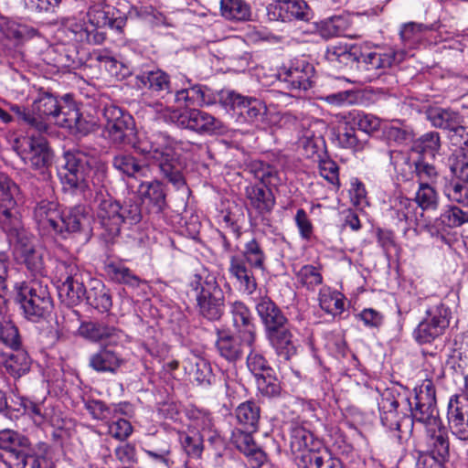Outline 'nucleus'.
Returning a JSON list of instances; mask_svg holds the SVG:
<instances>
[{
    "mask_svg": "<svg viewBox=\"0 0 468 468\" xmlns=\"http://www.w3.org/2000/svg\"><path fill=\"white\" fill-rule=\"evenodd\" d=\"M250 351L247 356V367L250 372L256 378L266 372H270L272 368L269 365L267 359L254 348L250 347Z\"/></svg>",
    "mask_w": 468,
    "mask_h": 468,
    "instance_id": "60",
    "label": "nucleus"
},
{
    "mask_svg": "<svg viewBox=\"0 0 468 468\" xmlns=\"http://www.w3.org/2000/svg\"><path fill=\"white\" fill-rule=\"evenodd\" d=\"M426 316L413 331L420 345L431 344L442 335L450 324V310L441 303L428 306Z\"/></svg>",
    "mask_w": 468,
    "mask_h": 468,
    "instance_id": "13",
    "label": "nucleus"
},
{
    "mask_svg": "<svg viewBox=\"0 0 468 468\" xmlns=\"http://www.w3.org/2000/svg\"><path fill=\"white\" fill-rule=\"evenodd\" d=\"M0 188L7 190L8 195L0 203V228L7 235L10 242L14 243L16 259L24 263L28 271L35 274H42L45 269L44 253L34 245L22 226L16 210V198L19 189L5 177H0Z\"/></svg>",
    "mask_w": 468,
    "mask_h": 468,
    "instance_id": "1",
    "label": "nucleus"
},
{
    "mask_svg": "<svg viewBox=\"0 0 468 468\" xmlns=\"http://www.w3.org/2000/svg\"><path fill=\"white\" fill-rule=\"evenodd\" d=\"M39 35V31L31 26L0 17V40L6 38L21 44Z\"/></svg>",
    "mask_w": 468,
    "mask_h": 468,
    "instance_id": "33",
    "label": "nucleus"
},
{
    "mask_svg": "<svg viewBox=\"0 0 468 468\" xmlns=\"http://www.w3.org/2000/svg\"><path fill=\"white\" fill-rule=\"evenodd\" d=\"M325 58L331 63L350 67L357 73V61L361 58V48L356 45L331 46L327 48ZM356 77H357V74H356Z\"/></svg>",
    "mask_w": 468,
    "mask_h": 468,
    "instance_id": "35",
    "label": "nucleus"
},
{
    "mask_svg": "<svg viewBox=\"0 0 468 468\" xmlns=\"http://www.w3.org/2000/svg\"><path fill=\"white\" fill-rule=\"evenodd\" d=\"M135 85L155 93L173 92L170 76L160 69L143 71L135 76Z\"/></svg>",
    "mask_w": 468,
    "mask_h": 468,
    "instance_id": "30",
    "label": "nucleus"
},
{
    "mask_svg": "<svg viewBox=\"0 0 468 468\" xmlns=\"http://www.w3.org/2000/svg\"><path fill=\"white\" fill-rule=\"evenodd\" d=\"M87 303L100 313L109 312L112 306V299L110 290L101 281L91 282L85 297Z\"/></svg>",
    "mask_w": 468,
    "mask_h": 468,
    "instance_id": "37",
    "label": "nucleus"
},
{
    "mask_svg": "<svg viewBox=\"0 0 468 468\" xmlns=\"http://www.w3.org/2000/svg\"><path fill=\"white\" fill-rule=\"evenodd\" d=\"M429 120L434 127L452 132L459 122H463L462 116L453 111L436 108L429 112Z\"/></svg>",
    "mask_w": 468,
    "mask_h": 468,
    "instance_id": "44",
    "label": "nucleus"
},
{
    "mask_svg": "<svg viewBox=\"0 0 468 468\" xmlns=\"http://www.w3.org/2000/svg\"><path fill=\"white\" fill-rule=\"evenodd\" d=\"M104 271L112 281L118 283L138 287L141 282L140 278L121 261H107Z\"/></svg>",
    "mask_w": 468,
    "mask_h": 468,
    "instance_id": "39",
    "label": "nucleus"
},
{
    "mask_svg": "<svg viewBox=\"0 0 468 468\" xmlns=\"http://www.w3.org/2000/svg\"><path fill=\"white\" fill-rule=\"evenodd\" d=\"M232 325L237 335L248 347L255 346L257 333L254 319L250 308L241 301H235L229 305Z\"/></svg>",
    "mask_w": 468,
    "mask_h": 468,
    "instance_id": "19",
    "label": "nucleus"
},
{
    "mask_svg": "<svg viewBox=\"0 0 468 468\" xmlns=\"http://www.w3.org/2000/svg\"><path fill=\"white\" fill-rule=\"evenodd\" d=\"M219 101L250 123L262 121L267 112V107L261 100L243 96L234 90H222Z\"/></svg>",
    "mask_w": 468,
    "mask_h": 468,
    "instance_id": "15",
    "label": "nucleus"
},
{
    "mask_svg": "<svg viewBox=\"0 0 468 468\" xmlns=\"http://www.w3.org/2000/svg\"><path fill=\"white\" fill-rule=\"evenodd\" d=\"M85 409L94 420H101L105 423L112 419L114 414L120 413L116 405H107L98 399L85 401Z\"/></svg>",
    "mask_w": 468,
    "mask_h": 468,
    "instance_id": "52",
    "label": "nucleus"
},
{
    "mask_svg": "<svg viewBox=\"0 0 468 468\" xmlns=\"http://www.w3.org/2000/svg\"><path fill=\"white\" fill-rule=\"evenodd\" d=\"M429 29L430 27L424 24L410 22L403 26L400 30V37L405 43L413 45L420 41L424 33Z\"/></svg>",
    "mask_w": 468,
    "mask_h": 468,
    "instance_id": "61",
    "label": "nucleus"
},
{
    "mask_svg": "<svg viewBox=\"0 0 468 468\" xmlns=\"http://www.w3.org/2000/svg\"><path fill=\"white\" fill-rule=\"evenodd\" d=\"M254 432L237 427L232 431L230 440L235 447L248 458L250 465L252 468H259L265 463L267 457L254 441L252 437Z\"/></svg>",
    "mask_w": 468,
    "mask_h": 468,
    "instance_id": "24",
    "label": "nucleus"
},
{
    "mask_svg": "<svg viewBox=\"0 0 468 468\" xmlns=\"http://www.w3.org/2000/svg\"><path fill=\"white\" fill-rule=\"evenodd\" d=\"M243 342L238 335L235 337L229 332L218 330L215 347L218 355L228 362L235 363L243 356Z\"/></svg>",
    "mask_w": 468,
    "mask_h": 468,
    "instance_id": "31",
    "label": "nucleus"
},
{
    "mask_svg": "<svg viewBox=\"0 0 468 468\" xmlns=\"http://www.w3.org/2000/svg\"><path fill=\"white\" fill-rule=\"evenodd\" d=\"M0 344L13 350L22 346V339L18 328L10 320H0Z\"/></svg>",
    "mask_w": 468,
    "mask_h": 468,
    "instance_id": "50",
    "label": "nucleus"
},
{
    "mask_svg": "<svg viewBox=\"0 0 468 468\" xmlns=\"http://www.w3.org/2000/svg\"><path fill=\"white\" fill-rule=\"evenodd\" d=\"M235 416L240 428L257 431L261 418V408L253 400L240 403L235 410Z\"/></svg>",
    "mask_w": 468,
    "mask_h": 468,
    "instance_id": "38",
    "label": "nucleus"
},
{
    "mask_svg": "<svg viewBox=\"0 0 468 468\" xmlns=\"http://www.w3.org/2000/svg\"><path fill=\"white\" fill-rule=\"evenodd\" d=\"M11 111L16 115L20 122H23L37 132L43 133L48 130V124L39 119V117H36L32 114L31 109L15 104L11 106Z\"/></svg>",
    "mask_w": 468,
    "mask_h": 468,
    "instance_id": "57",
    "label": "nucleus"
},
{
    "mask_svg": "<svg viewBox=\"0 0 468 468\" xmlns=\"http://www.w3.org/2000/svg\"><path fill=\"white\" fill-rule=\"evenodd\" d=\"M265 336L280 358L289 361L296 356L297 347L293 340L291 324L270 331L265 334Z\"/></svg>",
    "mask_w": 468,
    "mask_h": 468,
    "instance_id": "28",
    "label": "nucleus"
},
{
    "mask_svg": "<svg viewBox=\"0 0 468 468\" xmlns=\"http://www.w3.org/2000/svg\"><path fill=\"white\" fill-rule=\"evenodd\" d=\"M248 169L260 184H250L245 188V196L249 206L257 215L264 218L270 215L276 204L271 187H277L282 180L279 172L273 165L261 160H253Z\"/></svg>",
    "mask_w": 468,
    "mask_h": 468,
    "instance_id": "4",
    "label": "nucleus"
},
{
    "mask_svg": "<svg viewBox=\"0 0 468 468\" xmlns=\"http://www.w3.org/2000/svg\"><path fill=\"white\" fill-rule=\"evenodd\" d=\"M394 214L399 222H404L408 228L419 225V217H422V213H419V207L414 200L401 197L395 204Z\"/></svg>",
    "mask_w": 468,
    "mask_h": 468,
    "instance_id": "42",
    "label": "nucleus"
},
{
    "mask_svg": "<svg viewBox=\"0 0 468 468\" xmlns=\"http://www.w3.org/2000/svg\"><path fill=\"white\" fill-rule=\"evenodd\" d=\"M96 60L99 61L112 76L119 80H123L132 75V70L128 66L112 56L99 53L96 55Z\"/></svg>",
    "mask_w": 468,
    "mask_h": 468,
    "instance_id": "53",
    "label": "nucleus"
},
{
    "mask_svg": "<svg viewBox=\"0 0 468 468\" xmlns=\"http://www.w3.org/2000/svg\"><path fill=\"white\" fill-rule=\"evenodd\" d=\"M314 68L305 60L297 61L293 66L282 69L278 73V79L286 84V88L307 90L313 86Z\"/></svg>",
    "mask_w": 468,
    "mask_h": 468,
    "instance_id": "23",
    "label": "nucleus"
},
{
    "mask_svg": "<svg viewBox=\"0 0 468 468\" xmlns=\"http://www.w3.org/2000/svg\"><path fill=\"white\" fill-rule=\"evenodd\" d=\"M29 448L30 441L27 437L11 430L0 431V449L4 452L0 457L9 468L19 466L20 458Z\"/></svg>",
    "mask_w": 468,
    "mask_h": 468,
    "instance_id": "20",
    "label": "nucleus"
},
{
    "mask_svg": "<svg viewBox=\"0 0 468 468\" xmlns=\"http://www.w3.org/2000/svg\"><path fill=\"white\" fill-rule=\"evenodd\" d=\"M445 195L450 201L458 203L463 207H468V186L455 182L445 188Z\"/></svg>",
    "mask_w": 468,
    "mask_h": 468,
    "instance_id": "64",
    "label": "nucleus"
},
{
    "mask_svg": "<svg viewBox=\"0 0 468 468\" xmlns=\"http://www.w3.org/2000/svg\"><path fill=\"white\" fill-rule=\"evenodd\" d=\"M350 118L352 123L349 121L339 123L336 130V140L343 148L350 149L354 153L361 152L367 147V141L357 136L355 126H357L361 132L370 134L380 128V119L363 112H353L350 114Z\"/></svg>",
    "mask_w": 468,
    "mask_h": 468,
    "instance_id": "11",
    "label": "nucleus"
},
{
    "mask_svg": "<svg viewBox=\"0 0 468 468\" xmlns=\"http://www.w3.org/2000/svg\"><path fill=\"white\" fill-rule=\"evenodd\" d=\"M59 126L75 135L84 136L94 131L96 123L84 118L76 106L70 104L62 112V117L60 116Z\"/></svg>",
    "mask_w": 468,
    "mask_h": 468,
    "instance_id": "32",
    "label": "nucleus"
},
{
    "mask_svg": "<svg viewBox=\"0 0 468 468\" xmlns=\"http://www.w3.org/2000/svg\"><path fill=\"white\" fill-rule=\"evenodd\" d=\"M414 202L422 211L436 210L439 207V195L429 183H420L416 192Z\"/></svg>",
    "mask_w": 468,
    "mask_h": 468,
    "instance_id": "47",
    "label": "nucleus"
},
{
    "mask_svg": "<svg viewBox=\"0 0 468 468\" xmlns=\"http://www.w3.org/2000/svg\"><path fill=\"white\" fill-rule=\"evenodd\" d=\"M113 346L106 343L91 354L89 357V367L98 373L116 374L125 360L121 353L112 348Z\"/></svg>",
    "mask_w": 468,
    "mask_h": 468,
    "instance_id": "26",
    "label": "nucleus"
},
{
    "mask_svg": "<svg viewBox=\"0 0 468 468\" xmlns=\"http://www.w3.org/2000/svg\"><path fill=\"white\" fill-rule=\"evenodd\" d=\"M183 367L200 386H210L215 380L210 363L203 357L190 356L184 359Z\"/></svg>",
    "mask_w": 468,
    "mask_h": 468,
    "instance_id": "34",
    "label": "nucleus"
},
{
    "mask_svg": "<svg viewBox=\"0 0 468 468\" xmlns=\"http://www.w3.org/2000/svg\"><path fill=\"white\" fill-rule=\"evenodd\" d=\"M15 291V301L28 321L37 323L51 312L53 301L48 285L41 281L33 279L17 282Z\"/></svg>",
    "mask_w": 468,
    "mask_h": 468,
    "instance_id": "8",
    "label": "nucleus"
},
{
    "mask_svg": "<svg viewBox=\"0 0 468 468\" xmlns=\"http://www.w3.org/2000/svg\"><path fill=\"white\" fill-rule=\"evenodd\" d=\"M255 309L265 334L290 324L280 307L268 296L260 297Z\"/></svg>",
    "mask_w": 468,
    "mask_h": 468,
    "instance_id": "29",
    "label": "nucleus"
},
{
    "mask_svg": "<svg viewBox=\"0 0 468 468\" xmlns=\"http://www.w3.org/2000/svg\"><path fill=\"white\" fill-rule=\"evenodd\" d=\"M397 53L370 51L361 52L360 60L357 61V80L359 82H370L379 78L396 61Z\"/></svg>",
    "mask_w": 468,
    "mask_h": 468,
    "instance_id": "16",
    "label": "nucleus"
},
{
    "mask_svg": "<svg viewBox=\"0 0 468 468\" xmlns=\"http://www.w3.org/2000/svg\"><path fill=\"white\" fill-rule=\"evenodd\" d=\"M297 281L309 290L323 282V277L318 269L313 265H304L296 272Z\"/></svg>",
    "mask_w": 468,
    "mask_h": 468,
    "instance_id": "59",
    "label": "nucleus"
},
{
    "mask_svg": "<svg viewBox=\"0 0 468 468\" xmlns=\"http://www.w3.org/2000/svg\"><path fill=\"white\" fill-rule=\"evenodd\" d=\"M405 405H409V389L402 387H392L386 388L381 393L378 401L380 411V420L383 426L390 431H401L402 420L399 409L406 410Z\"/></svg>",
    "mask_w": 468,
    "mask_h": 468,
    "instance_id": "14",
    "label": "nucleus"
},
{
    "mask_svg": "<svg viewBox=\"0 0 468 468\" xmlns=\"http://www.w3.org/2000/svg\"><path fill=\"white\" fill-rule=\"evenodd\" d=\"M415 174L419 183H429L432 185L439 178V172L433 164L425 160L424 156H420L414 162Z\"/></svg>",
    "mask_w": 468,
    "mask_h": 468,
    "instance_id": "56",
    "label": "nucleus"
},
{
    "mask_svg": "<svg viewBox=\"0 0 468 468\" xmlns=\"http://www.w3.org/2000/svg\"><path fill=\"white\" fill-rule=\"evenodd\" d=\"M71 103L60 102L58 98L49 91L40 90L37 97L34 100L31 107L32 114L39 117L47 123L48 119L54 120L55 123L59 125L60 116L66 107Z\"/></svg>",
    "mask_w": 468,
    "mask_h": 468,
    "instance_id": "25",
    "label": "nucleus"
},
{
    "mask_svg": "<svg viewBox=\"0 0 468 468\" xmlns=\"http://www.w3.org/2000/svg\"><path fill=\"white\" fill-rule=\"evenodd\" d=\"M20 155L26 165L35 170H41L42 173L52 162V153L48 141L41 136L28 137Z\"/></svg>",
    "mask_w": 468,
    "mask_h": 468,
    "instance_id": "22",
    "label": "nucleus"
},
{
    "mask_svg": "<svg viewBox=\"0 0 468 468\" xmlns=\"http://www.w3.org/2000/svg\"><path fill=\"white\" fill-rule=\"evenodd\" d=\"M11 355L5 354V361L2 365L5 370L15 378H19L30 370L31 359L28 354L20 348Z\"/></svg>",
    "mask_w": 468,
    "mask_h": 468,
    "instance_id": "41",
    "label": "nucleus"
},
{
    "mask_svg": "<svg viewBox=\"0 0 468 468\" xmlns=\"http://www.w3.org/2000/svg\"><path fill=\"white\" fill-rule=\"evenodd\" d=\"M413 401L409 397V405L405 409L410 411L411 422L417 421L425 425H438V410L435 386L430 379H425L419 388L414 389Z\"/></svg>",
    "mask_w": 468,
    "mask_h": 468,
    "instance_id": "12",
    "label": "nucleus"
},
{
    "mask_svg": "<svg viewBox=\"0 0 468 468\" xmlns=\"http://www.w3.org/2000/svg\"><path fill=\"white\" fill-rule=\"evenodd\" d=\"M170 120L180 128L189 129L200 134H212L221 127L218 119L197 109L174 111L170 114Z\"/></svg>",
    "mask_w": 468,
    "mask_h": 468,
    "instance_id": "17",
    "label": "nucleus"
},
{
    "mask_svg": "<svg viewBox=\"0 0 468 468\" xmlns=\"http://www.w3.org/2000/svg\"><path fill=\"white\" fill-rule=\"evenodd\" d=\"M106 425L108 434L121 441H126L133 431L130 421L120 417L119 413L114 414L112 419L106 422Z\"/></svg>",
    "mask_w": 468,
    "mask_h": 468,
    "instance_id": "54",
    "label": "nucleus"
},
{
    "mask_svg": "<svg viewBox=\"0 0 468 468\" xmlns=\"http://www.w3.org/2000/svg\"><path fill=\"white\" fill-rule=\"evenodd\" d=\"M255 378L257 388L263 397L275 398L281 394V384L275 377L273 369L270 370V372L261 374Z\"/></svg>",
    "mask_w": 468,
    "mask_h": 468,
    "instance_id": "49",
    "label": "nucleus"
},
{
    "mask_svg": "<svg viewBox=\"0 0 468 468\" xmlns=\"http://www.w3.org/2000/svg\"><path fill=\"white\" fill-rule=\"evenodd\" d=\"M62 0H24V6L35 14H56Z\"/></svg>",
    "mask_w": 468,
    "mask_h": 468,
    "instance_id": "62",
    "label": "nucleus"
},
{
    "mask_svg": "<svg viewBox=\"0 0 468 468\" xmlns=\"http://www.w3.org/2000/svg\"><path fill=\"white\" fill-rule=\"evenodd\" d=\"M313 440V434L301 426H293L291 428L290 445L293 452H302L310 449L309 442Z\"/></svg>",
    "mask_w": 468,
    "mask_h": 468,
    "instance_id": "58",
    "label": "nucleus"
},
{
    "mask_svg": "<svg viewBox=\"0 0 468 468\" xmlns=\"http://www.w3.org/2000/svg\"><path fill=\"white\" fill-rule=\"evenodd\" d=\"M319 302L321 308L333 315L341 314L345 309L344 296L337 292L320 293Z\"/></svg>",
    "mask_w": 468,
    "mask_h": 468,
    "instance_id": "55",
    "label": "nucleus"
},
{
    "mask_svg": "<svg viewBox=\"0 0 468 468\" xmlns=\"http://www.w3.org/2000/svg\"><path fill=\"white\" fill-rule=\"evenodd\" d=\"M220 14L227 20L248 21L251 17V7L245 0H220Z\"/></svg>",
    "mask_w": 468,
    "mask_h": 468,
    "instance_id": "40",
    "label": "nucleus"
},
{
    "mask_svg": "<svg viewBox=\"0 0 468 468\" xmlns=\"http://www.w3.org/2000/svg\"><path fill=\"white\" fill-rule=\"evenodd\" d=\"M198 145L186 140H177L168 133L157 132L146 135L136 145L138 154L156 165L164 179L176 190L186 188L184 176L186 165L180 158L182 153H192Z\"/></svg>",
    "mask_w": 468,
    "mask_h": 468,
    "instance_id": "2",
    "label": "nucleus"
},
{
    "mask_svg": "<svg viewBox=\"0 0 468 468\" xmlns=\"http://www.w3.org/2000/svg\"><path fill=\"white\" fill-rule=\"evenodd\" d=\"M96 203L97 217L111 238L120 234L122 224L135 225L144 218L141 202L134 197L126 198L121 204L112 196L101 194Z\"/></svg>",
    "mask_w": 468,
    "mask_h": 468,
    "instance_id": "5",
    "label": "nucleus"
},
{
    "mask_svg": "<svg viewBox=\"0 0 468 468\" xmlns=\"http://www.w3.org/2000/svg\"><path fill=\"white\" fill-rule=\"evenodd\" d=\"M138 193L140 202L147 204V211L150 214L159 215L167 207L165 186L160 180L142 182Z\"/></svg>",
    "mask_w": 468,
    "mask_h": 468,
    "instance_id": "27",
    "label": "nucleus"
},
{
    "mask_svg": "<svg viewBox=\"0 0 468 468\" xmlns=\"http://www.w3.org/2000/svg\"><path fill=\"white\" fill-rule=\"evenodd\" d=\"M414 149L421 154L431 156L432 158L439 153L441 149V140L439 133L430 132L421 135L414 142Z\"/></svg>",
    "mask_w": 468,
    "mask_h": 468,
    "instance_id": "51",
    "label": "nucleus"
},
{
    "mask_svg": "<svg viewBox=\"0 0 468 468\" xmlns=\"http://www.w3.org/2000/svg\"><path fill=\"white\" fill-rule=\"evenodd\" d=\"M190 286L197 292V314L208 321H218L225 312V293L216 276L204 270L193 276Z\"/></svg>",
    "mask_w": 468,
    "mask_h": 468,
    "instance_id": "7",
    "label": "nucleus"
},
{
    "mask_svg": "<svg viewBox=\"0 0 468 468\" xmlns=\"http://www.w3.org/2000/svg\"><path fill=\"white\" fill-rule=\"evenodd\" d=\"M77 332L80 336L93 343L106 341L110 345H119L127 339L122 330L99 321H83Z\"/></svg>",
    "mask_w": 468,
    "mask_h": 468,
    "instance_id": "18",
    "label": "nucleus"
},
{
    "mask_svg": "<svg viewBox=\"0 0 468 468\" xmlns=\"http://www.w3.org/2000/svg\"><path fill=\"white\" fill-rule=\"evenodd\" d=\"M451 170L459 179L468 183V151L461 150L452 154Z\"/></svg>",
    "mask_w": 468,
    "mask_h": 468,
    "instance_id": "63",
    "label": "nucleus"
},
{
    "mask_svg": "<svg viewBox=\"0 0 468 468\" xmlns=\"http://www.w3.org/2000/svg\"><path fill=\"white\" fill-rule=\"evenodd\" d=\"M468 222V212L460 207L451 205L447 206L441 215L435 219V226L442 229L458 228Z\"/></svg>",
    "mask_w": 468,
    "mask_h": 468,
    "instance_id": "45",
    "label": "nucleus"
},
{
    "mask_svg": "<svg viewBox=\"0 0 468 468\" xmlns=\"http://www.w3.org/2000/svg\"><path fill=\"white\" fill-rule=\"evenodd\" d=\"M437 429H428V445L430 448V457L437 462L443 463L448 461L450 456V442L444 427L439 423Z\"/></svg>",
    "mask_w": 468,
    "mask_h": 468,
    "instance_id": "36",
    "label": "nucleus"
},
{
    "mask_svg": "<svg viewBox=\"0 0 468 468\" xmlns=\"http://www.w3.org/2000/svg\"><path fill=\"white\" fill-rule=\"evenodd\" d=\"M266 253L256 238L247 241L242 255H232L229 259V272L239 282L242 291L252 294L257 289L253 270L265 271Z\"/></svg>",
    "mask_w": 468,
    "mask_h": 468,
    "instance_id": "6",
    "label": "nucleus"
},
{
    "mask_svg": "<svg viewBox=\"0 0 468 468\" xmlns=\"http://www.w3.org/2000/svg\"><path fill=\"white\" fill-rule=\"evenodd\" d=\"M448 425L452 433L462 441H468V397L453 395L448 403Z\"/></svg>",
    "mask_w": 468,
    "mask_h": 468,
    "instance_id": "21",
    "label": "nucleus"
},
{
    "mask_svg": "<svg viewBox=\"0 0 468 468\" xmlns=\"http://www.w3.org/2000/svg\"><path fill=\"white\" fill-rule=\"evenodd\" d=\"M112 165L130 177L144 176L148 171V167L142 165L132 154H120L115 155L112 159Z\"/></svg>",
    "mask_w": 468,
    "mask_h": 468,
    "instance_id": "43",
    "label": "nucleus"
},
{
    "mask_svg": "<svg viewBox=\"0 0 468 468\" xmlns=\"http://www.w3.org/2000/svg\"><path fill=\"white\" fill-rule=\"evenodd\" d=\"M328 454L325 451L307 449L295 456L298 468H324Z\"/></svg>",
    "mask_w": 468,
    "mask_h": 468,
    "instance_id": "48",
    "label": "nucleus"
},
{
    "mask_svg": "<svg viewBox=\"0 0 468 468\" xmlns=\"http://www.w3.org/2000/svg\"><path fill=\"white\" fill-rule=\"evenodd\" d=\"M65 165L60 173L63 190L86 199L90 193L88 177L91 165L89 156L82 151H68L64 154Z\"/></svg>",
    "mask_w": 468,
    "mask_h": 468,
    "instance_id": "9",
    "label": "nucleus"
},
{
    "mask_svg": "<svg viewBox=\"0 0 468 468\" xmlns=\"http://www.w3.org/2000/svg\"><path fill=\"white\" fill-rule=\"evenodd\" d=\"M102 116L105 121V137L118 146L132 145L138 153L136 145L144 139L135 140V127L133 117L120 107L106 105Z\"/></svg>",
    "mask_w": 468,
    "mask_h": 468,
    "instance_id": "10",
    "label": "nucleus"
},
{
    "mask_svg": "<svg viewBox=\"0 0 468 468\" xmlns=\"http://www.w3.org/2000/svg\"><path fill=\"white\" fill-rule=\"evenodd\" d=\"M87 291L81 276L69 282H62L59 287V295L64 298L68 305L74 306L85 299Z\"/></svg>",
    "mask_w": 468,
    "mask_h": 468,
    "instance_id": "46",
    "label": "nucleus"
},
{
    "mask_svg": "<svg viewBox=\"0 0 468 468\" xmlns=\"http://www.w3.org/2000/svg\"><path fill=\"white\" fill-rule=\"evenodd\" d=\"M34 217L40 228L52 230L63 239L72 234H81L88 241L92 236L93 216L90 209L83 205L59 211L56 203L42 200L36 206Z\"/></svg>",
    "mask_w": 468,
    "mask_h": 468,
    "instance_id": "3",
    "label": "nucleus"
}]
</instances>
